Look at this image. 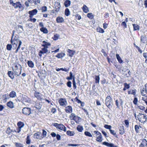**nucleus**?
Instances as JSON below:
<instances>
[{
	"label": "nucleus",
	"instance_id": "1",
	"mask_svg": "<svg viewBox=\"0 0 147 147\" xmlns=\"http://www.w3.org/2000/svg\"><path fill=\"white\" fill-rule=\"evenodd\" d=\"M15 32V30L13 31V33L11 40V43L13 46L14 49H15L17 48L18 44V46H20L22 44V42L21 40H20L18 36L16 35L14 36Z\"/></svg>",
	"mask_w": 147,
	"mask_h": 147
},
{
	"label": "nucleus",
	"instance_id": "2",
	"mask_svg": "<svg viewBox=\"0 0 147 147\" xmlns=\"http://www.w3.org/2000/svg\"><path fill=\"white\" fill-rule=\"evenodd\" d=\"M12 69L15 74L19 76L21 74L22 69H18L19 67H21V66L19 63H15L12 65Z\"/></svg>",
	"mask_w": 147,
	"mask_h": 147
},
{
	"label": "nucleus",
	"instance_id": "3",
	"mask_svg": "<svg viewBox=\"0 0 147 147\" xmlns=\"http://www.w3.org/2000/svg\"><path fill=\"white\" fill-rule=\"evenodd\" d=\"M112 98L110 96H108L106 98L105 101L106 105L110 109H111L112 107Z\"/></svg>",
	"mask_w": 147,
	"mask_h": 147
},
{
	"label": "nucleus",
	"instance_id": "4",
	"mask_svg": "<svg viewBox=\"0 0 147 147\" xmlns=\"http://www.w3.org/2000/svg\"><path fill=\"white\" fill-rule=\"evenodd\" d=\"M139 121L142 123H143L146 121V116L144 114L139 113L137 116Z\"/></svg>",
	"mask_w": 147,
	"mask_h": 147
},
{
	"label": "nucleus",
	"instance_id": "5",
	"mask_svg": "<svg viewBox=\"0 0 147 147\" xmlns=\"http://www.w3.org/2000/svg\"><path fill=\"white\" fill-rule=\"evenodd\" d=\"M94 133L96 134V140L97 142H101L102 140V138L101 133L98 131H95Z\"/></svg>",
	"mask_w": 147,
	"mask_h": 147
},
{
	"label": "nucleus",
	"instance_id": "6",
	"mask_svg": "<svg viewBox=\"0 0 147 147\" xmlns=\"http://www.w3.org/2000/svg\"><path fill=\"white\" fill-rule=\"evenodd\" d=\"M13 6L15 8H19L22 10L24 9V5L21 4L19 2H17L14 3H13Z\"/></svg>",
	"mask_w": 147,
	"mask_h": 147
},
{
	"label": "nucleus",
	"instance_id": "7",
	"mask_svg": "<svg viewBox=\"0 0 147 147\" xmlns=\"http://www.w3.org/2000/svg\"><path fill=\"white\" fill-rule=\"evenodd\" d=\"M54 126L57 128L61 130H63L65 131L66 130V127L62 124L55 123L54 124Z\"/></svg>",
	"mask_w": 147,
	"mask_h": 147
},
{
	"label": "nucleus",
	"instance_id": "8",
	"mask_svg": "<svg viewBox=\"0 0 147 147\" xmlns=\"http://www.w3.org/2000/svg\"><path fill=\"white\" fill-rule=\"evenodd\" d=\"M22 112L26 115H29L31 113L30 109L28 107H24L22 110Z\"/></svg>",
	"mask_w": 147,
	"mask_h": 147
},
{
	"label": "nucleus",
	"instance_id": "9",
	"mask_svg": "<svg viewBox=\"0 0 147 147\" xmlns=\"http://www.w3.org/2000/svg\"><path fill=\"white\" fill-rule=\"evenodd\" d=\"M59 102L60 105L61 106H66L67 105V101L65 98H60L59 100Z\"/></svg>",
	"mask_w": 147,
	"mask_h": 147
},
{
	"label": "nucleus",
	"instance_id": "10",
	"mask_svg": "<svg viewBox=\"0 0 147 147\" xmlns=\"http://www.w3.org/2000/svg\"><path fill=\"white\" fill-rule=\"evenodd\" d=\"M17 125L18 128L17 129V132L19 133L20 131L21 128L24 126V124L23 122L20 121L18 123Z\"/></svg>",
	"mask_w": 147,
	"mask_h": 147
},
{
	"label": "nucleus",
	"instance_id": "11",
	"mask_svg": "<svg viewBox=\"0 0 147 147\" xmlns=\"http://www.w3.org/2000/svg\"><path fill=\"white\" fill-rule=\"evenodd\" d=\"M38 12V10L36 9H35L32 11H29L28 13L30 15V18H32L33 16L36 15Z\"/></svg>",
	"mask_w": 147,
	"mask_h": 147
},
{
	"label": "nucleus",
	"instance_id": "12",
	"mask_svg": "<svg viewBox=\"0 0 147 147\" xmlns=\"http://www.w3.org/2000/svg\"><path fill=\"white\" fill-rule=\"evenodd\" d=\"M50 53V51L47 49V48L44 47L42 49V50L39 52V53L42 54L44 53L49 54Z\"/></svg>",
	"mask_w": 147,
	"mask_h": 147
},
{
	"label": "nucleus",
	"instance_id": "13",
	"mask_svg": "<svg viewBox=\"0 0 147 147\" xmlns=\"http://www.w3.org/2000/svg\"><path fill=\"white\" fill-rule=\"evenodd\" d=\"M55 11L57 12L59 11L61 7L60 3L58 2H55Z\"/></svg>",
	"mask_w": 147,
	"mask_h": 147
},
{
	"label": "nucleus",
	"instance_id": "14",
	"mask_svg": "<svg viewBox=\"0 0 147 147\" xmlns=\"http://www.w3.org/2000/svg\"><path fill=\"white\" fill-rule=\"evenodd\" d=\"M78 117L74 113H71L69 116V118L71 120H74L75 121H77Z\"/></svg>",
	"mask_w": 147,
	"mask_h": 147
},
{
	"label": "nucleus",
	"instance_id": "15",
	"mask_svg": "<svg viewBox=\"0 0 147 147\" xmlns=\"http://www.w3.org/2000/svg\"><path fill=\"white\" fill-rule=\"evenodd\" d=\"M65 112L68 113H71L72 112V108L71 106H67L65 107Z\"/></svg>",
	"mask_w": 147,
	"mask_h": 147
},
{
	"label": "nucleus",
	"instance_id": "16",
	"mask_svg": "<svg viewBox=\"0 0 147 147\" xmlns=\"http://www.w3.org/2000/svg\"><path fill=\"white\" fill-rule=\"evenodd\" d=\"M147 146V141L146 139H143L142 140V142L140 145V147H146Z\"/></svg>",
	"mask_w": 147,
	"mask_h": 147
},
{
	"label": "nucleus",
	"instance_id": "17",
	"mask_svg": "<svg viewBox=\"0 0 147 147\" xmlns=\"http://www.w3.org/2000/svg\"><path fill=\"white\" fill-rule=\"evenodd\" d=\"M34 96L39 100H41L42 99L41 97V94L39 92H35L34 93Z\"/></svg>",
	"mask_w": 147,
	"mask_h": 147
},
{
	"label": "nucleus",
	"instance_id": "18",
	"mask_svg": "<svg viewBox=\"0 0 147 147\" xmlns=\"http://www.w3.org/2000/svg\"><path fill=\"white\" fill-rule=\"evenodd\" d=\"M141 93L142 95L147 97V91L145 88H143L141 90Z\"/></svg>",
	"mask_w": 147,
	"mask_h": 147
},
{
	"label": "nucleus",
	"instance_id": "19",
	"mask_svg": "<svg viewBox=\"0 0 147 147\" xmlns=\"http://www.w3.org/2000/svg\"><path fill=\"white\" fill-rule=\"evenodd\" d=\"M102 144L109 147H113L114 146V144H113L109 143L106 142H103L102 143Z\"/></svg>",
	"mask_w": 147,
	"mask_h": 147
},
{
	"label": "nucleus",
	"instance_id": "20",
	"mask_svg": "<svg viewBox=\"0 0 147 147\" xmlns=\"http://www.w3.org/2000/svg\"><path fill=\"white\" fill-rule=\"evenodd\" d=\"M56 21L57 23H62L64 21L63 18L61 17H58L57 18Z\"/></svg>",
	"mask_w": 147,
	"mask_h": 147
},
{
	"label": "nucleus",
	"instance_id": "21",
	"mask_svg": "<svg viewBox=\"0 0 147 147\" xmlns=\"http://www.w3.org/2000/svg\"><path fill=\"white\" fill-rule=\"evenodd\" d=\"M65 55V54L64 53L61 52L58 53L55 56L58 58H62Z\"/></svg>",
	"mask_w": 147,
	"mask_h": 147
},
{
	"label": "nucleus",
	"instance_id": "22",
	"mask_svg": "<svg viewBox=\"0 0 147 147\" xmlns=\"http://www.w3.org/2000/svg\"><path fill=\"white\" fill-rule=\"evenodd\" d=\"M119 133L121 134H123L124 133V127L123 126H120L119 127Z\"/></svg>",
	"mask_w": 147,
	"mask_h": 147
},
{
	"label": "nucleus",
	"instance_id": "23",
	"mask_svg": "<svg viewBox=\"0 0 147 147\" xmlns=\"http://www.w3.org/2000/svg\"><path fill=\"white\" fill-rule=\"evenodd\" d=\"M7 105L10 108H13L14 107L13 103L11 101H9L7 103Z\"/></svg>",
	"mask_w": 147,
	"mask_h": 147
},
{
	"label": "nucleus",
	"instance_id": "24",
	"mask_svg": "<svg viewBox=\"0 0 147 147\" xmlns=\"http://www.w3.org/2000/svg\"><path fill=\"white\" fill-rule=\"evenodd\" d=\"M42 43L43 44L42 45V46L44 47L48 48V47L51 45V44L50 43L46 42L45 41L42 42Z\"/></svg>",
	"mask_w": 147,
	"mask_h": 147
},
{
	"label": "nucleus",
	"instance_id": "25",
	"mask_svg": "<svg viewBox=\"0 0 147 147\" xmlns=\"http://www.w3.org/2000/svg\"><path fill=\"white\" fill-rule=\"evenodd\" d=\"M71 2V1L70 0H66L64 3L65 6L66 7H68L70 5Z\"/></svg>",
	"mask_w": 147,
	"mask_h": 147
},
{
	"label": "nucleus",
	"instance_id": "26",
	"mask_svg": "<svg viewBox=\"0 0 147 147\" xmlns=\"http://www.w3.org/2000/svg\"><path fill=\"white\" fill-rule=\"evenodd\" d=\"M82 9L85 13H87L89 11V10L88 7L85 5H84Z\"/></svg>",
	"mask_w": 147,
	"mask_h": 147
},
{
	"label": "nucleus",
	"instance_id": "27",
	"mask_svg": "<svg viewBox=\"0 0 147 147\" xmlns=\"http://www.w3.org/2000/svg\"><path fill=\"white\" fill-rule=\"evenodd\" d=\"M67 52L69 53L68 55L71 57H72L75 53V52L74 51L69 49L67 50Z\"/></svg>",
	"mask_w": 147,
	"mask_h": 147
},
{
	"label": "nucleus",
	"instance_id": "28",
	"mask_svg": "<svg viewBox=\"0 0 147 147\" xmlns=\"http://www.w3.org/2000/svg\"><path fill=\"white\" fill-rule=\"evenodd\" d=\"M9 96L11 98L15 97L16 96V93L14 91H12L10 92Z\"/></svg>",
	"mask_w": 147,
	"mask_h": 147
},
{
	"label": "nucleus",
	"instance_id": "29",
	"mask_svg": "<svg viewBox=\"0 0 147 147\" xmlns=\"http://www.w3.org/2000/svg\"><path fill=\"white\" fill-rule=\"evenodd\" d=\"M27 63L28 66L31 68H33L34 67V63L33 62L31 61H28Z\"/></svg>",
	"mask_w": 147,
	"mask_h": 147
},
{
	"label": "nucleus",
	"instance_id": "30",
	"mask_svg": "<svg viewBox=\"0 0 147 147\" xmlns=\"http://www.w3.org/2000/svg\"><path fill=\"white\" fill-rule=\"evenodd\" d=\"M41 133L40 132H38L34 134V136H36V138L39 139L40 138V136Z\"/></svg>",
	"mask_w": 147,
	"mask_h": 147
},
{
	"label": "nucleus",
	"instance_id": "31",
	"mask_svg": "<svg viewBox=\"0 0 147 147\" xmlns=\"http://www.w3.org/2000/svg\"><path fill=\"white\" fill-rule=\"evenodd\" d=\"M134 30H139L140 26L137 24H133Z\"/></svg>",
	"mask_w": 147,
	"mask_h": 147
},
{
	"label": "nucleus",
	"instance_id": "32",
	"mask_svg": "<svg viewBox=\"0 0 147 147\" xmlns=\"http://www.w3.org/2000/svg\"><path fill=\"white\" fill-rule=\"evenodd\" d=\"M65 15L67 16H68L70 15V12L68 8H66L65 9Z\"/></svg>",
	"mask_w": 147,
	"mask_h": 147
},
{
	"label": "nucleus",
	"instance_id": "33",
	"mask_svg": "<svg viewBox=\"0 0 147 147\" xmlns=\"http://www.w3.org/2000/svg\"><path fill=\"white\" fill-rule=\"evenodd\" d=\"M40 30L44 33H47L48 31L44 27H42L40 29Z\"/></svg>",
	"mask_w": 147,
	"mask_h": 147
},
{
	"label": "nucleus",
	"instance_id": "34",
	"mask_svg": "<svg viewBox=\"0 0 147 147\" xmlns=\"http://www.w3.org/2000/svg\"><path fill=\"white\" fill-rule=\"evenodd\" d=\"M8 74L9 76L12 79L14 78V76L13 75V73L11 71H9L8 72Z\"/></svg>",
	"mask_w": 147,
	"mask_h": 147
},
{
	"label": "nucleus",
	"instance_id": "35",
	"mask_svg": "<svg viewBox=\"0 0 147 147\" xmlns=\"http://www.w3.org/2000/svg\"><path fill=\"white\" fill-rule=\"evenodd\" d=\"M141 127H139V126H138V125H136L135 126V131L137 133H139V129H140V128Z\"/></svg>",
	"mask_w": 147,
	"mask_h": 147
},
{
	"label": "nucleus",
	"instance_id": "36",
	"mask_svg": "<svg viewBox=\"0 0 147 147\" xmlns=\"http://www.w3.org/2000/svg\"><path fill=\"white\" fill-rule=\"evenodd\" d=\"M116 56L117 58L118 61L120 63H121L123 62V61L121 59L120 57L119 56V55L118 54H116Z\"/></svg>",
	"mask_w": 147,
	"mask_h": 147
},
{
	"label": "nucleus",
	"instance_id": "37",
	"mask_svg": "<svg viewBox=\"0 0 147 147\" xmlns=\"http://www.w3.org/2000/svg\"><path fill=\"white\" fill-rule=\"evenodd\" d=\"M136 90L135 89L130 90L128 91V94H133L134 95L136 94Z\"/></svg>",
	"mask_w": 147,
	"mask_h": 147
},
{
	"label": "nucleus",
	"instance_id": "38",
	"mask_svg": "<svg viewBox=\"0 0 147 147\" xmlns=\"http://www.w3.org/2000/svg\"><path fill=\"white\" fill-rule=\"evenodd\" d=\"M96 30L98 32L100 33H103L104 32V30L103 29L99 27H98L97 28Z\"/></svg>",
	"mask_w": 147,
	"mask_h": 147
},
{
	"label": "nucleus",
	"instance_id": "39",
	"mask_svg": "<svg viewBox=\"0 0 147 147\" xmlns=\"http://www.w3.org/2000/svg\"><path fill=\"white\" fill-rule=\"evenodd\" d=\"M67 134L68 135L73 136L74 135L75 133L74 131H68L67 132Z\"/></svg>",
	"mask_w": 147,
	"mask_h": 147
},
{
	"label": "nucleus",
	"instance_id": "40",
	"mask_svg": "<svg viewBox=\"0 0 147 147\" xmlns=\"http://www.w3.org/2000/svg\"><path fill=\"white\" fill-rule=\"evenodd\" d=\"M73 84L74 89H75L76 88V82L75 81V77H74L73 80Z\"/></svg>",
	"mask_w": 147,
	"mask_h": 147
},
{
	"label": "nucleus",
	"instance_id": "41",
	"mask_svg": "<svg viewBox=\"0 0 147 147\" xmlns=\"http://www.w3.org/2000/svg\"><path fill=\"white\" fill-rule=\"evenodd\" d=\"M77 129L79 132H82L83 130V127L80 125H78L77 127Z\"/></svg>",
	"mask_w": 147,
	"mask_h": 147
},
{
	"label": "nucleus",
	"instance_id": "42",
	"mask_svg": "<svg viewBox=\"0 0 147 147\" xmlns=\"http://www.w3.org/2000/svg\"><path fill=\"white\" fill-rule=\"evenodd\" d=\"M35 107L38 109H40L41 108V105L38 103H37L35 104Z\"/></svg>",
	"mask_w": 147,
	"mask_h": 147
},
{
	"label": "nucleus",
	"instance_id": "43",
	"mask_svg": "<svg viewBox=\"0 0 147 147\" xmlns=\"http://www.w3.org/2000/svg\"><path fill=\"white\" fill-rule=\"evenodd\" d=\"M134 45L135 47H136L138 50V51L140 53H142V51L141 50L140 48L137 46L136 45L135 43H134Z\"/></svg>",
	"mask_w": 147,
	"mask_h": 147
},
{
	"label": "nucleus",
	"instance_id": "44",
	"mask_svg": "<svg viewBox=\"0 0 147 147\" xmlns=\"http://www.w3.org/2000/svg\"><path fill=\"white\" fill-rule=\"evenodd\" d=\"M87 16L90 19H92L93 18V16L92 13H89L87 14Z\"/></svg>",
	"mask_w": 147,
	"mask_h": 147
},
{
	"label": "nucleus",
	"instance_id": "45",
	"mask_svg": "<svg viewBox=\"0 0 147 147\" xmlns=\"http://www.w3.org/2000/svg\"><path fill=\"white\" fill-rule=\"evenodd\" d=\"M12 45L8 44L7 46V49L9 51H10L12 48Z\"/></svg>",
	"mask_w": 147,
	"mask_h": 147
},
{
	"label": "nucleus",
	"instance_id": "46",
	"mask_svg": "<svg viewBox=\"0 0 147 147\" xmlns=\"http://www.w3.org/2000/svg\"><path fill=\"white\" fill-rule=\"evenodd\" d=\"M85 135L90 137H92V136L91 134L88 131H85L84 133Z\"/></svg>",
	"mask_w": 147,
	"mask_h": 147
},
{
	"label": "nucleus",
	"instance_id": "47",
	"mask_svg": "<svg viewBox=\"0 0 147 147\" xmlns=\"http://www.w3.org/2000/svg\"><path fill=\"white\" fill-rule=\"evenodd\" d=\"M42 12H46L47 11V7L46 6H44L42 8Z\"/></svg>",
	"mask_w": 147,
	"mask_h": 147
},
{
	"label": "nucleus",
	"instance_id": "48",
	"mask_svg": "<svg viewBox=\"0 0 147 147\" xmlns=\"http://www.w3.org/2000/svg\"><path fill=\"white\" fill-rule=\"evenodd\" d=\"M95 80H96V83H99V80H100V78L99 77V76H95Z\"/></svg>",
	"mask_w": 147,
	"mask_h": 147
},
{
	"label": "nucleus",
	"instance_id": "49",
	"mask_svg": "<svg viewBox=\"0 0 147 147\" xmlns=\"http://www.w3.org/2000/svg\"><path fill=\"white\" fill-rule=\"evenodd\" d=\"M104 127L107 129H109L110 130L111 128V125H105L104 126Z\"/></svg>",
	"mask_w": 147,
	"mask_h": 147
},
{
	"label": "nucleus",
	"instance_id": "50",
	"mask_svg": "<svg viewBox=\"0 0 147 147\" xmlns=\"http://www.w3.org/2000/svg\"><path fill=\"white\" fill-rule=\"evenodd\" d=\"M12 131V130L10 129V128L8 127L7 128L6 132L7 134H10Z\"/></svg>",
	"mask_w": 147,
	"mask_h": 147
},
{
	"label": "nucleus",
	"instance_id": "51",
	"mask_svg": "<svg viewBox=\"0 0 147 147\" xmlns=\"http://www.w3.org/2000/svg\"><path fill=\"white\" fill-rule=\"evenodd\" d=\"M15 145L16 147H23L22 144L19 143H16Z\"/></svg>",
	"mask_w": 147,
	"mask_h": 147
},
{
	"label": "nucleus",
	"instance_id": "52",
	"mask_svg": "<svg viewBox=\"0 0 147 147\" xmlns=\"http://www.w3.org/2000/svg\"><path fill=\"white\" fill-rule=\"evenodd\" d=\"M32 1L35 5H37L40 2V0H32Z\"/></svg>",
	"mask_w": 147,
	"mask_h": 147
},
{
	"label": "nucleus",
	"instance_id": "53",
	"mask_svg": "<svg viewBox=\"0 0 147 147\" xmlns=\"http://www.w3.org/2000/svg\"><path fill=\"white\" fill-rule=\"evenodd\" d=\"M138 102V100L137 98L136 97H135L134 100L133 101V102L134 103V104L135 105H136L137 104V102Z\"/></svg>",
	"mask_w": 147,
	"mask_h": 147
},
{
	"label": "nucleus",
	"instance_id": "54",
	"mask_svg": "<svg viewBox=\"0 0 147 147\" xmlns=\"http://www.w3.org/2000/svg\"><path fill=\"white\" fill-rule=\"evenodd\" d=\"M26 140V143L27 144H29L30 143V138L29 136H27Z\"/></svg>",
	"mask_w": 147,
	"mask_h": 147
},
{
	"label": "nucleus",
	"instance_id": "55",
	"mask_svg": "<svg viewBox=\"0 0 147 147\" xmlns=\"http://www.w3.org/2000/svg\"><path fill=\"white\" fill-rule=\"evenodd\" d=\"M36 20L35 18H30V19L28 20H29L33 22H35L36 21Z\"/></svg>",
	"mask_w": 147,
	"mask_h": 147
},
{
	"label": "nucleus",
	"instance_id": "56",
	"mask_svg": "<svg viewBox=\"0 0 147 147\" xmlns=\"http://www.w3.org/2000/svg\"><path fill=\"white\" fill-rule=\"evenodd\" d=\"M145 37L144 36H142L141 37L140 40L142 42L145 43Z\"/></svg>",
	"mask_w": 147,
	"mask_h": 147
},
{
	"label": "nucleus",
	"instance_id": "57",
	"mask_svg": "<svg viewBox=\"0 0 147 147\" xmlns=\"http://www.w3.org/2000/svg\"><path fill=\"white\" fill-rule=\"evenodd\" d=\"M59 35L57 34H55L54 35L53 39L54 40H56L58 39V37H59Z\"/></svg>",
	"mask_w": 147,
	"mask_h": 147
},
{
	"label": "nucleus",
	"instance_id": "58",
	"mask_svg": "<svg viewBox=\"0 0 147 147\" xmlns=\"http://www.w3.org/2000/svg\"><path fill=\"white\" fill-rule=\"evenodd\" d=\"M42 131H43V132H42V135L43 136V137H45L46 136L47 132L44 129H43Z\"/></svg>",
	"mask_w": 147,
	"mask_h": 147
},
{
	"label": "nucleus",
	"instance_id": "59",
	"mask_svg": "<svg viewBox=\"0 0 147 147\" xmlns=\"http://www.w3.org/2000/svg\"><path fill=\"white\" fill-rule=\"evenodd\" d=\"M121 25L122 26H123V28H127V25L126 24L125 22H123L121 23Z\"/></svg>",
	"mask_w": 147,
	"mask_h": 147
},
{
	"label": "nucleus",
	"instance_id": "60",
	"mask_svg": "<svg viewBox=\"0 0 147 147\" xmlns=\"http://www.w3.org/2000/svg\"><path fill=\"white\" fill-rule=\"evenodd\" d=\"M71 81H69L67 83V85L69 88H71Z\"/></svg>",
	"mask_w": 147,
	"mask_h": 147
},
{
	"label": "nucleus",
	"instance_id": "61",
	"mask_svg": "<svg viewBox=\"0 0 147 147\" xmlns=\"http://www.w3.org/2000/svg\"><path fill=\"white\" fill-rule=\"evenodd\" d=\"M110 133L112 134L115 135H116V133L115 132V131L111 130V129L110 130Z\"/></svg>",
	"mask_w": 147,
	"mask_h": 147
},
{
	"label": "nucleus",
	"instance_id": "62",
	"mask_svg": "<svg viewBox=\"0 0 147 147\" xmlns=\"http://www.w3.org/2000/svg\"><path fill=\"white\" fill-rule=\"evenodd\" d=\"M124 87L126 89H128L129 88L130 86L128 84L126 83H125L124 84Z\"/></svg>",
	"mask_w": 147,
	"mask_h": 147
},
{
	"label": "nucleus",
	"instance_id": "63",
	"mask_svg": "<svg viewBox=\"0 0 147 147\" xmlns=\"http://www.w3.org/2000/svg\"><path fill=\"white\" fill-rule=\"evenodd\" d=\"M115 105L117 106L118 108H119V101H118V100H117L115 101Z\"/></svg>",
	"mask_w": 147,
	"mask_h": 147
},
{
	"label": "nucleus",
	"instance_id": "64",
	"mask_svg": "<svg viewBox=\"0 0 147 147\" xmlns=\"http://www.w3.org/2000/svg\"><path fill=\"white\" fill-rule=\"evenodd\" d=\"M56 136L57 140H61V137L59 134H57Z\"/></svg>",
	"mask_w": 147,
	"mask_h": 147
}]
</instances>
